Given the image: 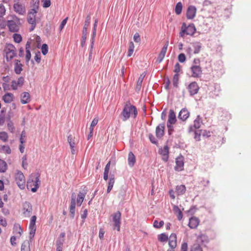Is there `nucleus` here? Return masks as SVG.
Here are the masks:
<instances>
[{
  "label": "nucleus",
  "instance_id": "obj_1",
  "mask_svg": "<svg viewBox=\"0 0 251 251\" xmlns=\"http://www.w3.org/2000/svg\"><path fill=\"white\" fill-rule=\"evenodd\" d=\"M132 115L134 118H136L138 115V111L135 106L131 105L129 102L126 103L124 107L121 114L122 119L123 121H127Z\"/></svg>",
  "mask_w": 251,
  "mask_h": 251
},
{
  "label": "nucleus",
  "instance_id": "obj_2",
  "mask_svg": "<svg viewBox=\"0 0 251 251\" xmlns=\"http://www.w3.org/2000/svg\"><path fill=\"white\" fill-rule=\"evenodd\" d=\"M5 53L6 59L7 62L11 60L16 55V50L15 46L12 44H6L4 50Z\"/></svg>",
  "mask_w": 251,
  "mask_h": 251
},
{
  "label": "nucleus",
  "instance_id": "obj_3",
  "mask_svg": "<svg viewBox=\"0 0 251 251\" xmlns=\"http://www.w3.org/2000/svg\"><path fill=\"white\" fill-rule=\"evenodd\" d=\"M15 180L18 187L21 189H24L25 188V178L23 173L19 170L17 171L15 174Z\"/></svg>",
  "mask_w": 251,
  "mask_h": 251
},
{
  "label": "nucleus",
  "instance_id": "obj_4",
  "mask_svg": "<svg viewBox=\"0 0 251 251\" xmlns=\"http://www.w3.org/2000/svg\"><path fill=\"white\" fill-rule=\"evenodd\" d=\"M112 217L114 228L118 231H120L121 224V213L118 211L112 214Z\"/></svg>",
  "mask_w": 251,
  "mask_h": 251
},
{
  "label": "nucleus",
  "instance_id": "obj_5",
  "mask_svg": "<svg viewBox=\"0 0 251 251\" xmlns=\"http://www.w3.org/2000/svg\"><path fill=\"white\" fill-rule=\"evenodd\" d=\"M87 191L88 190L86 186H84L81 191H79L76 199V204L78 206H80L82 204Z\"/></svg>",
  "mask_w": 251,
  "mask_h": 251
},
{
  "label": "nucleus",
  "instance_id": "obj_6",
  "mask_svg": "<svg viewBox=\"0 0 251 251\" xmlns=\"http://www.w3.org/2000/svg\"><path fill=\"white\" fill-rule=\"evenodd\" d=\"M23 214L25 216V217H30L32 211V206L31 204L28 201H25L23 203Z\"/></svg>",
  "mask_w": 251,
  "mask_h": 251
},
{
  "label": "nucleus",
  "instance_id": "obj_7",
  "mask_svg": "<svg viewBox=\"0 0 251 251\" xmlns=\"http://www.w3.org/2000/svg\"><path fill=\"white\" fill-rule=\"evenodd\" d=\"M169 45V41H167L165 45L163 46L162 48L161 49V51L160 53L158 54V57L157 58L156 62L157 63H161L163 60L166 53L167 52V48Z\"/></svg>",
  "mask_w": 251,
  "mask_h": 251
},
{
  "label": "nucleus",
  "instance_id": "obj_8",
  "mask_svg": "<svg viewBox=\"0 0 251 251\" xmlns=\"http://www.w3.org/2000/svg\"><path fill=\"white\" fill-rule=\"evenodd\" d=\"M209 242L208 236L203 234L199 235L197 239V242L198 244H200L201 246L206 247L207 244Z\"/></svg>",
  "mask_w": 251,
  "mask_h": 251
},
{
  "label": "nucleus",
  "instance_id": "obj_9",
  "mask_svg": "<svg viewBox=\"0 0 251 251\" xmlns=\"http://www.w3.org/2000/svg\"><path fill=\"white\" fill-rule=\"evenodd\" d=\"M184 157L182 155L177 157L176 159V166L175 170L176 171L179 172L183 170L184 167Z\"/></svg>",
  "mask_w": 251,
  "mask_h": 251
},
{
  "label": "nucleus",
  "instance_id": "obj_10",
  "mask_svg": "<svg viewBox=\"0 0 251 251\" xmlns=\"http://www.w3.org/2000/svg\"><path fill=\"white\" fill-rule=\"evenodd\" d=\"M36 176L34 178V187L31 188V191L33 193L36 192L40 187L41 181L40 180V174L39 172L34 173Z\"/></svg>",
  "mask_w": 251,
  "mask_h": 251
},
{
  "label": "nucleus",
  "instance_id": "obj_11",
  "mask_svg": "<svg viewBox=\"0 0 251 251\" xmlns=\"http://www.w3.org/2000/svg\"><path fill=\"white\" fill-rule=\"evenodd\" d=\"M7 25L10 31L12 32H17L19 31V27L16 22L13 20H8L7 22Z\"/></svg>",
  "mask_w": 251,
  "mask_h": 251
},
{
  "label": "nucleus",
  "instance_id": "obj_12",
  "mask_svg": "<svg viewBox=\"0 0 251 251\" xmlns=\"http://www.w3.org/2000/svg\"><path fill=\"white\" fill-rule=\"evenodd\" d=\"M192 72V76L199 77L202 73L201 68L200 66H192L190 67Z\"/></svg>",
  "mask_w": 251,
  "mask_h": 251
},
{
  "label": "nucleus",
  "instance_id": "obj_13",
  "mask_svg": "<svg viewBox=\"0 0 251 251\" xmlns=\"http://www.w3.org/2000/svg\"><path fill=\"white\" fill-rule=\"evenodd\" d=\"M165 124L164 123L160 124L155 129V135L157 138H161L164 135Z\"/></svg>",
  "mask_w": 251,
  "mask_h": 251
},
{
  "label": "nucleus",
  "instance_id": "obj_14",
  "mask_svg": "<svg viewBox=\"0 0 251 251\" xmlns=\"http://www.w3.org/2000/svg\"><path fill=\"white\" fill-rule=\"evenodd\" d=\"M188 118V110L186 108H183L179 112L178 119L181 122H185Z\"/></svg>",
  "mask_w": 251,
  "mask_h": 251
},
{
  "label": "nucleus",
  "instance_id": "obj_15",
  "mask_svg": "<svg viewBox=\"0 0 251 251\" xmlns=\"http://www.w3.org/2000/svg\"><path fill=\"white\" fill-rule=\"evenodd\" d=\"M66 234L64 232H61L56 241V247L63 248V244L65 242V237Z\"/></svg>",
  "mask_w": 251,
  "mask_h": 251
},
{
  "label": "nucleus",
  "instance_id": "obj_16",
  "mask_svg": "<svg viewBox=\"0 0 251 251\" xmlns=\"http://www.w3.org/2000/svg\"><path fill=\"white\" fill-rule=\"evenodd\" d=\"M199 87L196 82H192L189 84V93L193 96L196 94L199 90Z\"/></svg>",
  "mask_w": 251,
  "mask_h": 251
},
{
  "label": "nucleus",
  "instance_id": "obj_17",
  "mask_svg": "<svg viewBox=\"0 0 251 251\" xmlns=\"http://www.w3.org/2000/svg\"><path fill=\"white\" fill-rule=\"evenodd\" d=\"M13 8L14 11L20 15H24L25 13V6L19 3H15Z\"/></svg>",
  "mask_w": 251,
  "mask_h": 251
},
{
  "label": "nucleus",
  "instance_id": "obj_18",
  "mask_svg": "<svg viewBox=\"0 0 251 251\" xmlns=\"http://www.w3.org/2000/svg\"><path fill=\"white\" fill-rule=\"evenodd\" d=\"M200 220L196 217H192L189 218V228H196L200 224Z\"/></svg>",
  "mask_w": 251,
  "mask_h": 251
},
{
  "label": "nucleus",
  "instance_id": "obj_19",
  "mask_svg": "<svg viewBox=\"0 0 251 251\" xmlns=\"http://www.w3.org/2000/svg\"><path fill=\"white\" fill-rule=\"evenodd\" d=\"M189 132L192 133L194 136V138L196 141H199L201 140V136L202 135L201 129L196 130L193 131V126H189Z\"/></svg>",
  "mask_w": 251,
  "mask_h": 251
},
{
  "label": "nucleus",
  "instance_id": "obj_20",
  "mask_svg": "<svg viewBox=\"0 0 251 251\" xmlns=\"http://www.w3.org/2000/svg\"><path fill=\"white\" fill-rule=\"evenodd\" d=\"M176 122V113L173 109H170L169 111L168 120L167 123L171 124H175Z\"/></svg>",
  "mask_w": 251,
  "mask_h": 251
},
{
  "label": "nucleus",
  "instance_id": "obj_21",
  "mask_svg": "<svg viewBox=\"0 0 251 251\" xmlns=\"http://www.w3.org/2000/svg\"><path fill=\"white\" fill-rule=\"evenodd\" d=\"M14 95L11 93H6L2 96V100L6 103H9L13 101Z\"/></svg>",
  "mask_w": 251,
  "mask_h": 251
},
{
  "label": "nucleus",
  "instance_id": "obj_22",
  "mask_svg": "<svg viewBox=\"0 0 251 251\" xmlns=\"http://www.w3.org/2000/svg\"><path fill=\"white\" fill-rule=\"evenodd\" d=\"M185 35H188V25L185 23H183L179 33L180 37H183Z\"/></svg>",
  "mask_w": 251,
  "mask_h": 251
},
{
  "label": "nucleus",
  "instance_id": "obj_23",
  "mask_svg": "<svg viewBox=\"0 0 251 251\" xmlns=\"http://www.w3.org/2000/svg\"><path fill=\"white\" fill-rule=\"evenodd\" d=\"M30 100V96L29 93L25 92L21 94V102L22 104H26Z\"/></svg>",
  "mask_w": 251,
  "mask_h": 251
},
{
  "label": "nucleus",
  "instance_id": "obj_24",
  "mask_svg": "<svg viewBox=\"0 0 251 251\" xmlns=\"http://www.w3.org/2000/svg\"><path fill=\"white\" fill-rule=\"evenodd\" d=\"M145 75L146 73L144 72L143 74H142L139 77L135 88L136 92L138 93L141 90L142 84Z\"/></svg>",
  "mask_w": 251,
  "mask_h": 251
},
{
  "label": "nucleus",
  "instance_id": "obj_25",
  "mask_svg": "<svg viewBox=\"0 0 251 251\" xmlns=\"http://www.w3.org/2000/svg\"><path fill=\"white\" fill-rule=\"evenodd\" d=\"M127 160L128 165L132 167L136 162V157L132 151L128 153Z\"/></svg>",
  "mask_w": 251,
  "mask_h": 251
},
{
  "label": "nucleus",
  "instance_id": "obj_26",
  "mask_svg": "<svg viewBox=\"0 0 251 251\" xmlns=\"http://www.w3.org/2000/svg\"><path fill=\"white\" fill-rule=\"evenodd\" d=\"M200 34L199 32H197L196 28L193 23L189 24V35L196 37Z\"/></svg>",
  "mask_w": 251,
  "mask_h": 251
},
{
  "label": "nucleus",
  "instance_id": "obj_27",
  "mask_svg": "<svg viewBox=\"0 0 251 251\" xmlns=\"http://www.w3.org/2000/svg\"><path fill=\"white\" fill-rule=\"evenodd\" d=\"M36 176L34 174L32 173L29 176V178L27 180L26 186L28 189L30 188H32V186H34V178Z\"/></svg>",
  "mask_w": 251,
  "mask_h": 251
},
{
  "label": "nucleus",
  "instance_id": "obj_28",
  "mask_svg": "<svg viewBox=\"0 0 251 251\" xmlns=\"http://www.w3.org/2000/svg\"><path fill=\"white\" fill-rule=\"evenodd\" d=\"M173 211L177 216V219L179 221H180L182 219L183 216V214L181 210L177 206L175 205L173 207Z\"/></svg>",
  "mask_w": 251,
  "mask_h": 251
},
{
  "label": "nucleus",
  "instance_id": "obj_29",
  "mask_svg": "<svg viewBox=\"0 0 251 251\" xmlns=\"http://www.w3.org/2000/svg\"><path fill=\"white\" fill-rule=\"evenodd\" d=\"M98 20L96 19L95 21V23L94 24V27L92 31V38L91 40V42H92V48L94 47V41H95V37L96 35V27L97 26Z\"/></svg>",
  "mask_w": 251,
  "mask_h": 251
},
{
  "label": "nucleus",
  "instance_id": "obj_30",
  "mask_svg": "<svg viewBox=\"0 0 251 251\" xmlns=\"http://www.w3.org/2000/svg\"><path fill=\"white\" fill-rule=\"evenodd\" d=\"M192 47L194 48V53L197 54L200 52L201 48V44L200 42H195L192 44Z\"/></svg>",
  "mask_w": 251,
  "mask_h": 251
},
{
  "label": "nucleus",
  "instance_id": "obj_31",
  "mask_svg": "<svg viewBox=\"0 0 251 251\" xmlns=\"http://www.w3.org/2000/svg\"><path fill=\"white\" fill-rule=\"evenodd\" d=\"M0 152L10 154L11 153V150L8 145H0Z\"/></svg>",
  "mask_w": 251,
  "mask_h": 251
},
{
  "label": "nucleus",
  "instance_id": "obj_32",
  "mask_svg": "<svg viewBox=\"0 0 251 251\" xmlns=\"http://www.w3.org/2000/svg\"><path fill=\"white\" fill-rule=\"evenodd\" d=\"M202 123L201 118L200 117V115H198L197 118L194 121V126L193 127L195 129H199L201 126V124Z\"/></svg>",
  "mask_w": 251,
  "mask_h": 251
},
{
  "label": "nucleus",
  "instance_id": "obj_33",
  "mask_svg": "<svg viewBox=\"0 0 251 251\" xmlns=\"http://www.w3.org/2000/svg\"><path fill=\"white\" fill-rule=\"evenodd\" d=\"M197 9L195 6H189V19H193L196 14Z\"/></svg>",
  "mask_w": 251,
  "mask_h": 251
},
{
  "label": "nucleus",
  "instance_id": "obj_34",
  "mask_svg": "<svg viewBox=\"0 0 251 251\" xmlns=\"http://www.w3.org/2000/svg\"><path fill=\"white\" fill-rule=\"evenodd\" d=\"M186 191V187L184 185H178L176 187V192L178 195H183Z\"/></svg>",
  "mask_w": 251,
  "mask_h": 251
},
{
  "label": "nucleus",
  "instance_id": "obj_35",
  "mask_svg": "<svg viewBox=\"0 0 251 251\" xmlns=\"http://www.w3.org/2000/svg\"><path fill=\"white\" fill-rule=\"evenodd\" d=\"M21 251H30L29 242L28 240L25 241L21 246Z\"/></svg>",
  "mask_w": 251,
  "mask_h": 251
},
{
  "label": "nucleus",
  "instance_id": "obj_36",
  "mask_svg": "<svg viewBox=\"0 0 251 251\" xmlns=\"http://www.w3.org/2000/svg\"><path fill=\"white\" fill-rule=\"evenodd\" d=\"M157 239L160 242H164L168 240L169 237L168 235L165 233H162L158 235Z\"/></svg>",
  "mask_w": 251,
  "mask_h": 251
},
{
  "label": "nucleus",
  "instance_id": "obj_37",
  "mask_svg": "<svg viewBox=\"0 0 251 251\" xmlns=\"http://www.w3.org/2000/svg\"><path fill=\"white\" fill-rule=\"evenodd\" d=\"M90 20H91L90 15H87V16L86 18L85 21L84 25L83 30H82V32L87 33V27L90 25Z\"/></svg>",
  "mask_w": 251,
  "mask_h": 251
},
{
  "label": "nucleus",
  "instance_id": "obj_38",
  "mask_svg": "<svg viewBox=\"0 0 251 251\" xmlns=\"http://www.w3.org/2000/svg\"><path fill=\"white\" fill-rule=\"evenodd\" d=\"M7 168V165L6 162L0 159V173H4Z\"/></svg>",
  "mask_w": 251,
  "mask_h": 251
},
{
  "label": "nucleus",
  "instance_id": "obj_39",
  "mask_svg": "<svg viewBox=\"0 0 251 251\" xmlns=\"http://www.w3.org/2000/svg\"><path fill=\"white\" fill-rule=\"evenodd\" d=\"M75 206L76 203H71L70 206L69 211L70 213V217L72 219H73L75 217Z\"/></svg>",
  "mask_w": 251,
  "mask_h": 251
},
{
  "label": "nucleus",
  "instance_id": "obj_40",
  "mask_svg": "<svg viewBox=\"0 0 251 251\" xmlns=\"http://www.w3.org/2000/svg\"><path fill=\"white\" fill-rule=\"evenodd\" d=\"M182 9V5L180 2H177L175 6V11L177 15H179L181 12Z\"/></svg>",
  "mask_w": 251,
  "mask_h": 251
},
{
  "label": "nucleus",
  "instance_id": "obj_41",
  "mask_svg": "<svg viewBox=\"0 0 251 251\" xmlns=\"http://www.w3.org/2000/svg\"><path fill=\"white\" fill-rule=\"evenodd\" d=\"M158 153L161 155H167V154H169V150L168 146L166 145L163 147V149H159Z\"/></svg>",
  "mask_w": 251,
  "mask_h": 251
},
{
  "label": "nucleus",
  "instance_id": "obj_42",
  "mask_svg": "<svg viewBox=\"0 0 251 251\" xmlns=\"http://www.w3.org/2000/svg\"><path fill=\"white\" fill-rule=\"evenodd\" d=\"M134 50V45L133 43L131 41L129 44V47L128 49V52L127 56V57H130L132 55Z\"/></svg>",
  "mask_w": 251,
  "mask_h": 251
},
{
  "label": "nucleus",
  "instance_id": "obj_43",
  "mask_svg": "<svg viewBox=\"0 0 251 251\" xmlns=\"http://www.w3.org/2000/svg\"><path fill=\"white\" fill-rule=\"evenodd\" d=\"M8 136L6 132H0V140H2L3 142H6L8 141Z\"/></svg>",
  "mask_w": 251,
  "mask_h": 251
},
{
  "label": "nucleus",
  "instance_id": "obj_44",
  "mask_svg": "<svg viewBox=\"0 0 251 251\" xmlns=\"http://www.w3.org/2000/svg\"><path fill=\"white\" fill-rule=\"evenodd\" d=\"M23 64L16 65H14V72L17 75H20L23 71Z\"/></svg>",
  "mask_w": 251,
  "mask_h": 251
},
{
  "label": "nucleus",
  "instance_id": "obj_45",
  "mask_svg": "<svg viewBox=\"0 0 251 251\" xmlns=\"http://www.w3.org/2000/svg\"><path fill=\"white\" fill-rule=\"evenodd\" d=\"M14 232L16 234H19L20 236L23 233V229L20 225H15L14 226Z\"/></svg>",
  "mask_w": 251,
  "mask_h": 251
},
{
  "label": "nucleus",
  "instance_id": "obj_46",
  "mask_svg": "<svg viewBox=\"0 0 251 251\" xmlns=\"http://www.w3.org/2000/svg\"><path fill=\"white\" fill-rule=\"evenodd\" d=\"M13 38L15 42L19 43L22 41V36L20 34L14 33Z\"/></svg>",
  "mask_w": 251,
  "mask_h": 251
},
{
  "label": "nucleus",
  "instance_id": "obj_47",
  "mask_svg": "<svg viewBox=\"0 0 251 251\" xmlns=\"http://www.w3.org/2000/svg\"><path fill=\"white\" fill-rule=\"evenodd\" d=\"M179 74H175L174 75L173 79V85L175 87H178V82L179 79Z\"/></svg>",
  "mask_w": 251,
  "mask_h": 251
},
{
  "label": "nucleus",
  "instance_id": "obj_48",
  "mask_svg": "<svg viewBox=\"0 0 251 251\" xmlns=\"http://www.w3.org/2000/svg\"><path fill=\"white\" fill-rule=\"evenodd\" d=\"M164 224L163 221H160L158 222L157 220H155L153 222V226L156 228H160Z\"/></svg>",
  "mask_w": 251,
  "mask_h": 251
},
{
  "label": "nucleus",
  "instance_id": "obj_49",
  "mask_svg": "<svg viewBox=\"0 0 251 251\" xmlns=\"http://www.w3.org/2000/svg\"><path fill=\"white\" fill-rule=\"evenodd\" d=\"M149 140H150V142L151 143H152V144L157 146V145H158V141L155 138V137L154 136V135L150 133L149 134Z\"/></svg>",
  "mask_w": 251,
  "mask_h": 251
},
{
  "label": "nucleus",
  "instance_id": "obj_50",
  "mask_svg": "<svg viewBox=\"0 0 251 251\" xmlns=\"http://www.w3.org/2000/svg\"><path fill=\"white\" fill-rule=\"evenodd\" d=\"M49 50L48 46L47 44H43L41 47V51L44 55H46Z\"/></svg>",
  "mask_w": 251,
  "mask_h": 251
},
{
  "label": "nucleus",
  "instance_id": "obj_51",
  "mask_svg": "<svg viewBox=\"0 0 251 251\" xmlns=\"http://www.w3.org/2000/svg\"><path fill=\"white\" fill-rule=\"evenodd\" d=\"M191 251H202V249L200 244H195L192 247Z\"/></svg>",
  "mask_w": 251,
  "mask_h": 251
},
{
  "label": "nucleus",
  "instance_id": "obj_52",
  "mask_svg": "<svg viewBox=\"0 0 251 251\" xmlns=\"http://www.w3.org/2000/svg\"><path fill=\"white\" fill-rule=\"evenodd\" d=\"M37 13V10L35 9V8H33L31 9L28 12L27 14V18L30 17H33L34 16V17H36V14Z\"/></svg>",
  "mask_w": 251,
  "mask_h": 251
},
{
  "label": "nucleus",
  "instance_id": "obj_53",
  "mask_svg": "<svg viewBox=\"0 0 251 251\" xmlns=\"http://www.w3.org/2000/svg\"><path fill=\"white\" fill-rule=\"evenodd\" d=\"M37 217L35 215L32 216L30 219L29 227H36L35 223Z\"/></svg>",
  "mask_w": 251,
  "mask_h": 251
},
{
  "label": "nucleus",
  "instance_id": "obj_54",
  "mask_svg": "<svg viewBox=\"0 0 251 251\" xmlns=\"http://www.w3.org/2000/svg\"><path fill=\"white\" fill-rule=\"evenodd\" d=\"M68 142L70 145V147L72 146H75V137H73L72 135H69L68 136Z\"/></svg>",
  "mask_w": 251,
  "mask_h": 251
},
{
  "label": "nucleus",
  "instance_id": "obj_55",
  "mask_svg": "<svg viewBox=\"0 0 251 251\" xmlns=\"http://www.w3.org/2000/svg\"><path fill=\"white\" fill-rule=\"evenodd\" d=\"M177 59L180 63H183L186 61V57L184 53H181L178 55Z\"/></svg>",
  "mask_w": 251,
  "mask_h": 251
},
{
  "label": "nucleus",
  "instance_id": "obj_56",
  "mask_svg": "<svg viewBox=\"0 0 251 251\" xmlns=\"http://www.w3.org/2000/svg\"><path fill=\"white\" fill-rule=\"evenodd\" d=\"M7 127L9 130V131L13 133L15 130V127L14 126V124L12 122H8L7 124Z\"/></svg>",
  "mask_w": 251,
  "mask_h": 251
},
{
  "label": "nucleus",
  "instance_id": "obj_57",
  "mask_svg": "<svg viewBox=\"0 0 251 251\" xmlns=\"http://www.w3.org/2000/svg\"><path fill=\"white\" fill-rule=\"evenodd\" d=\"M201 133L203 137L208 138L211 135V132L206 130H201Z\"/></svg>",
  "mask_w": 251,
  "mask_h": 251
},
{
  "label": "nucleus",
  "instance_id": "obj_58",
  "mask_svg": "<svg viewBox=\"0 0 251 251\" xmlns=\"http://www.w3.org/2000/svg\"><path fill=\"white\" fill-rule=\"evenodd\" d=\"M43 7L44 8H48L51 5L50 0H42Z\"/></svg>",
  "mask_w": 251,
  "mask_h": 251
},
{
  "label": "nucleus",
  "instance_id": "obj_59",
  "mask_svg": "<svg viewBox=\"0 0 251 251\" xmlns=\"http://www.w3.org/2000/svg\"><path fill=\"white\" fill-rule=\"evenodd\" d=\"M126 196V191L124 189H121L120 190L118 194V198L121 199V200L124 199V198Z\"/></svg>",
  "mask_w": 251,
  "mask_h": 251
},
{
  "label": "nucleus",
  "instance_id": "obj_60",
  "mask_svg": "<svg viewBox=\"0 0 251 251\" xmlns=\"http://www.w3.org/2000/svg\"><path fill=\"white\" fill-rule=\"evenodd\" d=\"M24 82L25 78L23 76H20L18 79V81H17V84H18V86L21 87L23 85Z\"/></svg>",
  "mask_w": 251,
  "mask_h": 251
},
{
  "label": "nucleus",
  "instance_id": "obj_61",
  "mask_svg": "<svg viewBox=\"0 0 251 251\" xmlns=\"http://www.w3.org/2000/svg\"><path fill=\"white\" fill-rule=\"evenodd\" d=\"M6 25H7L5 21L4 20L3 17H0V27H1V28H2V29L6 27Z\"/></svg>",
  "mask_w": 251,
  "mask_h": 251
},
{
  "label": "nucleus",
  "instance_id": "obj_62",
  "mask_svg": "<svg viewBox=\"0 0 251 251\" xmlns=\"http://www.w3.org/2000/svg\"><path fill=\"white\" fill-rule=\"evenodd\" d=\"M134 41L136 43H140L141 41V38L140 35L138 33L136 32L133 36Z\"/></svg>",
  "mask_w": 251,
  "mask_h": 251
},
{
  "label": "nucleus",
  "instance_id": "obj_63",
  "mask_svg": "<svg viewBox=\"0 0 251 251\" xmlns=\"http://www.w3.org/2000/svg\"><path fill=\"white\" fill-rule=\"evenodd\" d=\"M41 54L40 52L38 51L34 56V60L38 63H39L41 61Z\"/></svg>",
  "mask_w": 251,
  "mask_h": 251
},
{
  "label": "nucleus",
  "instance_id": "obj_64",
  "mask_svg": "<svg viewBox=\"0 0 251 251\" xmlns=\"http://www.w3.org/2000/svg\"><path fill=\"white\" fill-rule=\"evenodd\" d=\"M30 232H29V237L30 239H31L34 236L36 227H29Z\"/></svg>",
  "mask_w": 251,
  "mask_h": 251
}]
</instances>
